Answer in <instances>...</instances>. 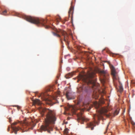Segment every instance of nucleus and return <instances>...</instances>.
Segmentation results:
<instances>
[{
	"instance_id": "obj_1",
	"label": "nucleus",
	"mask_w": 135,
	"mask_h": 135,
	"mask_svg": "<svg viewBox=\"0 0 135 135\" xmlns=\"http://www.w3.org/2000/svg\"><path fill=\"white\" fill-rule=\"evenodd\" d=\"M41 111L43 115L44 112L47 113L44 123L41 127V129L44 131H47L50 133V131L53 130V125L55 123L56 120L55 113L54 111L49 109L42 108L41 109Z\"/></svg>"
},
{
	"instance_id": "obj_2",
	"label": "nucleus",
	"mask_w": 135,
	"mask_h": 135,
	"mask_svg": "<svg viewBox=\"0 0 135 135\" xmlns=\"http://www.w3.org/2000/svg\"><path fill=\"white\" fill-rule=\"evenodd\" d=\"M95 76V72L94 71L91 70L88 71L86 74L85 75H81L79 79L87 84H90L92 85L93 88L94 90L93 97L95 99H97L99 95V84L95 83L93 79Z\"/></svg>"
},
{
	"instance_id": "obj_3",
	"label": "nucleus",
	"mask_w": 135,
	"mask_h": 135,
	"mask_svg": "<svg viewBox=\"0 0 135 135\" xmlns=\"http://www.w3.org/2000/svg\"><path fill=\"white\" fill-rule=\"evenodd\" d=\"M94 104L95 108L97 109L98 113L94 115V118L95 120H97L99 121L101 119H102V115H105L107 117H114L118 114L119 113V109L116 110L113 114L108 113L107 108L101 107H100V104L97 101L95 102Z\"/></svg>"
},
{
	"instance_id": "obj_4",
	"label": "nucleus",
	"mask_w": 135,
	"mask_h": 135,
	"mask_svg": "<svg viewBox=\"0 0 135 135\" xmlns=\"http://www.w3.org/2000/svg\"><path fill=\"white\" fill-rule=\"evenodd\" d=\"M24 18L26 21L31 23L36 24H41L44 26L46 28H47L49 27L48 25L49 23L46 20L44 19L39 20L38 18L27 16H24Z\"/></svg>"
},
{
	"instance_id": "obj_5",
	"label": "nucleus",
	"mask_w": 135,
	"mask_h": 135,
	"mask_svg": "<svg viewBox=\"0 0 135 135\" xmlns=\"http://www.w3.org/2000/svg\"><path fill=\"white\" fill-rule=\"evenodd\" d=\"M98 72L102 75L100 80L103 85L104 86L105 83L108 81L109 75L106 71L104 70H99Z\"/></svg>"
},
{
	"instance_id": "obj_6",
	"label": "nucleus",
	"mask_w": 135,
	"mask_h": 135,
	"mask_svg": "<svg viewBox=\"0 0 135 135\" xmlns=\"http://www.w3.org/2000/svg\"><path fill=\"white\" fill-rule=\"evenodd\" d=\"M109 66L111 69V74L113 76L114 83L115 84V80H118L119 81V78L114 66L111 64H110Z\"/></svg>"
},
{
	"instance_id": "obj_7",
	"label": "nucleus",
	"mask_w": 135,
	"mask_h": 135,
	"mask_svg": "<svg viewBox=\"0 0 135 135\" xmlns=\"http://www.w3.org/2000/svg\"><path fill=\"white\" fill-rule=\"evenodd\" d=\"M59 32L63 36L64 41L66 42L67 45H68L69 42L68 40L69 38V35L65 31L61 30H60Z\"/></svg>"
},
{
	"instance_id": "obj_8",
	"label": "nucleus",
	"mask_w": 135,
	"mask_h": 135,
	"mask_svg": "<svg viewBox=\"0 0 135 135\" xmlns=\"http://www.w3.org/2000/svg\"><path fill=\"white\" fill-rule=\"evenodd\" d=\"M20 123V121H18V122H15L12 123L11 124L12 128L15 134H16L17 133V132L19 131L20 129L22 130V132H24V131H23V130L21 128L19 127H17L16 126H13L17 124L18 123Z\"/></svg>"
},
{
	"instance_id": "obj_9",
	"label": "nucleus",
	"mask_w": 135,
	"mask_h": 135,
	"mask_svg": "<svg viewBox=\"0 0 135 135\" xmlns=\"http://www.w3.org/2000/svg\"><path fill=\"white\" fill-rule=\"evenodd\" d=\"M84 110L83 109L81 111V110H80V112L77 114L78 119V120H81L82 121L85 120V118L82 115L83 112Z\"/></svg>"
},
{
	"instance_id": "obj_10",
	"label": "nucleus",
	"mask_w": 135,
	"mask_h": 135,
	"mask_svg": "<svg viewBox=\"0 0 135 135\" xmlns=\"http://www.w3.org/2000/svg\"><path fill=\"white\" fill-rule=\"evenodd\" d=\"M41 96L43 100H44L45 101H48V100L49 101V102H47V104L51 105L53 104L51 103V101L50 100L49 101V99H48V98L46 97L47 96L46 93H42L41 94Z\"/></svg>"
},
{
	"instance_id": "obj_11",
	"label": "nucleus",
	"mask_w": 135,
	"mask_h": 135,
	"mask_svg": "<svg viewBox=\"0 0 135 135\" xmlns=\"http://www.w3.org/2000/svg\"><path fill=\"white\" fill-rule=\"evenodd\" d=\"M74 7L72 6H71L70 7L69 11L68 12L69 16L70 17H71V20H72V18L73 17V13Z\"/></svg>"
},
{
	"instance_id": "obj_12",
	"label": "nucleus",
	"mask_w": 135,
	"mask_h": 135,
	"mask_svg": "<svg viewBox=\"0 0 135 135\" xmlns=\"http://www.w3.org/2000/svg\"><path fill=\"white\" fill-rule=\"evenodd\" d=\"M33 105H35L36 104L40 105L41 104V103L40 100L38 99H36L33 101Z\"/></svg>"
},
{
	"instance_id": "obj_13",
	"label": "nucleus",
	"mask_w": 135,
	"mask_h": 135,
	"mask_svg": "<svg viewBox=\"0 0 135 135\" xmlns=\"http://www.w3.org/2000/svg\"><path fill=\"white\" fill-rule=\"evenodd\" d=\"M94 126H94V124L93 123L91 122L88 124V127L89 128H90L91 130L93 129Z\"/></svg>"
},
{
	"instance_id": "obj_14",
	"label": "nucleus",
	"mask_w": 135,
	"mask_h": 135,
	"mask_svg": "<svg viewBox=\"0 0 135 135\" xmlns=\"http://www.w3.org/2000/svg\"><path fill=\"white\" fill-rule=\"evenodd\" d=\"M53 34L54 35L59 38L61 43L62 44H63V42L62 41V39L61 38V36L59 35L55 32H53Z\"/></svg>"
},
{
	"instance_id": "obj_15",
	"label": "nucleus",
	"mask_w": 135,
	"mask_h": 135,
	"mask_svg": "<svg viewBox=\"0 0 135 135\" xmlns=\"http://www.w3.org/2000/svg\"><path fill=\"white\" fill-rule=\"evenodd\" d=\"M72 75V74L71 73H69L66 75L65 76V77L67 79L70 78L71 76Z\"/></svg>"
},
{
	"instance_id": "obj_16",
	"label": "nucleus",
	"mask_w": 135,
	"mask_h": 135,
	"mask_svg": "<svg viewBox=\"0 0 135 135\" xmlns=\"http://www.w3.org/2000/svg\"><path fill=\"white\" fill-rule=\"evenodd\" d=\"M66 95V97L68 99L70 100L71 99V98L69 94V93L67 92Z\"/></svg>"
},
{
	"instance_id": "obj_17",
	"label": "nucleus",
	"mask_w": 135,
	"mask_h": 135,
	"mask_svg": "<svg viewBox=\"0 0 135 135\" xmlns=\"http://www.w3.org/2000/svg\"><path fill=\"white\" fill-rule=\"evenodd\" d=\"M20 124L24 128H25L24 127V125H27V126H28L29 124L28 123H23L22 122H20Z\"/></svg>"
},
{
	"instance_id": "obj_18",
	"label": "nucleus",
	"mask_w": 135,
	"mask_h": 135,
	"mask_svg": "<svg viewBox=\"0 0 135 135\" xmlns=\"http://www.w3.org/2000/svg\"><path fill=\"white\" fill-rule=\"evenodd\" d=\"M123 87L122 85H120L119 86V91L120 92H122L123 91Z\"/></svg>"
},
{
	"instance_id": "obj_19",
	"label": "nucleus",
	"mask_w": 135,
	"mask_h": 135,
	"mask_svg": "<svg viewBox=\"0 0 135 135\" xmlns=\"http://www.w3.org/2000/svg\"><path fill=\"white\" fill-rule=\"evenodd\" d=\"M70 108H72L73 110V112H75V111L76 110V108H75V107L73 106H71V107Z\"/></svg>"
},
{
	"instance_id": "obj_20",
	"label": "nucleus",
	"mask_w": 135,
	"mask_h": 135,
	"mask_svg": "<svg viewBox=\"0 0 135 135\" xmlns=\"http://www.w3.org/2000/svg\"><path fill=\"white\" fill-rule=\"evenodd\" d=\"M81 99H79L78 100L77 103V104L78 105H79L80 104V103L81 102Z\"/></svg>"
},
{
	"instance_id": "obj_21",
	"label": "nucleus",
	"mask_w": 135,
	"mask_h": 135,
	"mask_svg": "<svg viewBox=\"0 0 135 135\" xmlns=\"http://www.w3.org/2000/svg\"><path fill=\"white\" fill-rule=\"evenodd\" d=\"M89 88L88 86L86 87L85 89V90L86 92H87Z\"/></svg>"
},
{
	"instance_id": "obj_22",
	"label": "nucleus",
	"mask_w": 135,
	"mask_h": 135,
	"mask_svg": "<svg viewBox=\"0 0 135 135\" xmlns=\"http://www.w3.org/2000/svg\"><path fill=\"white\" fill-rule=\"evenodd\" d=\"M131 83L133 85H134L135 84V81L134 80H132L131 81Z\"/></svg>"
},
{
	"instance_id": "obj_23",
	"label": "nucleus",
	"mask_w": 135,
	"mask_h": 135,
	"mask_svg": "<svg viewBox=\"0 0 135 135\" xmlns=\"http://www.w3.org/2000/svg\"><path fill=\"white\" fill-rule=\"evenodd\" d=\"M7 12V11L6 10H4V11L3 12V14H2L3 15H5V14Z\"/></svg>"
},
{
	"instance_id": "obj_24",
	"label": "nucleus",
	"mask_w": 135,
	"mask_h": 135,
	"mask_svg": "<svg viewBox=\"0 0 135 135\" xmlns=\"http://www.w3.org/2000/svg\"><path fill=\"white\" fill-rule=\"evenodd\" d=\"M65 133L66 134L68 133V131L67 130H66L65 131Z\"/></svg>"
},
{
	"instance_id": "obj_25",
	"label": "nucleus",
	"mask_w": 135,
	"mask_h": 135,
	"mask_svg": "<svg viewBox=\"0 0 135 135\" xmlns=\"http://www.w3.org/2000/svg\"><path fill=\"white\" fill-rule=\"evenodd\" d=\"M9 122L10 123L11 122V120H12L11 118H9Z\"/></svg>"
},
{
	"instance_id": "obj_26",
	"label": "nucleus",
	"mask_w": 135,
	"mask_h": 135,
	"mask_svg": "<svg viewBox=\"0 0 135 135\" xmlns=\"http://www.w3.org/2000/svg\"><path fill=\"white\" fill-rule=\"evenodd\" d=\"M108 127V126H107V128L106 129L105 132H104V134H105L107 132V130Z\"/></svg>"
},
{
	"instance_id": "obj_27",
	"label": "nucleus",
	"mask_w": 135,
	"mask_h": 135,
	"mask_svg": "<svg viewBox=\"0 0 135 135\" xmlns=\"http://www.w3.org/2000/svg\"><path fill=\"white\" fill-rule=\"evenodd\" d=\"M7 130H8V131H9L10 130V128H9V127H8V129H7Z\"/></svg>"
},
{
	"instance_id": "obj_28",
	"label": "nucleus",
	"mask_w": 135,
	"mask_h": 135,
	"mask_svg": "<svg viewBox=\"0 0 135 135\" xmlns=\"http://www.w3.org/2000/svg\"><path fill=\"white\" fill-rule=\"evenodd\" d=\"M90 108H90L88 110H89L90 109Z\"/></svg>"
}]
</instances>
